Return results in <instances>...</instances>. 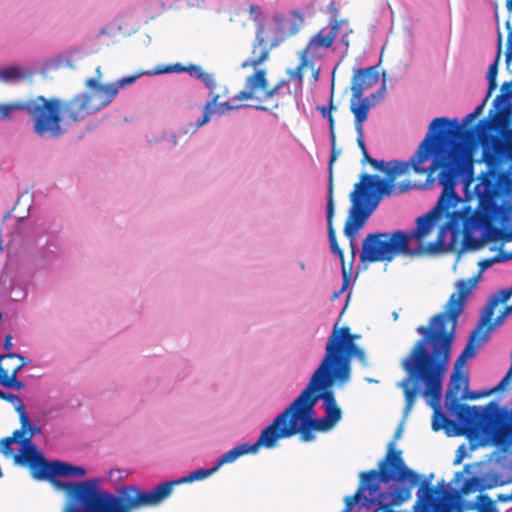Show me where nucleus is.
I'll return each instance as SVG.
<instances>
[{"mask_svg": "<svg viewBox=\"0 0 512 512\" xmlns=\"http://www.w3.org/2000/svg\"><path fill=\"white\" fill-rule=\"evenodd\" d=\"M483 132L477 130L457 129L454 131V140L443 153V156L433 157L431 164L426 168L428 176L437 169L439 183L443 186L442 193L435 207L416 220V227L407 232L408 246L412 239L420 243V254L423 240L429 235L437 218L441 215L447 217V222L441 228L437 241L427 245L428 252H435L443 244L442 234L447 229L453 235L462 232L463 245L467 250L476 251L482 248L489 240L512 241V206L509 202L497 203L498 198L512 192V178L507 174H497L496 167L504 159L512 157V146L495 138L490 147L485 149L484 161L487 170L481 173L479 182L474 188L478 199L475 210L471 208L456 193L455 187L459 176L466 173L467 150L469 146L477 143Z\"/></svg>", "mask_w": 512, "mask_h": 512, "instance_id": "nucleus-1", "label": "nucleus"}, {"mask_svg": "<svg viewBox=\"0 0 512 512\" xmlns=\"http://www.w3.org/2000/svg\"><path fill=\"white\" fill-rule=\"evenodd\" d=\"M478 280L479 276H473L456 282V292L450 296L446 312L434 315L428 326L417 327L416 331L422 338L415 343L402 363L409 376L399 384L405 396L404 413H410L419 393L415 386H411V381L422 382L425 386L423 396L429 398V405L434 410V431L454 425L440 410L443 380L449 368L458 317Z\"/></svg>", "mask_w": 512, "mask_h": 512, "instance_id": "nucleus-2", "label": "nucleus"}, {"mask_svg": "<svg viewBox=\"0 0 512 512\" xmlns=\"http://www.w3.org/2000/svg\"><path fill=\"white\" fill-rule=\"evenodd\" d=\"M448 124L449 121L446 117L433 119L425 138L407 162L393 160L385 163L370 157L368 151L362 152V162H367L374 169L384 172L386 177L380 179L376 175L362 174L360 181L354 185L350 194L351 206L343 230L352 247L359 231L377 208L383 196L402 194L416 187V184L410 180L396 184V179L407 174L410 167L416 174H425L427 170L422 165L432 156H443L450 146V141L454 140V131L457 130L448 131L445 129Z\"/></svg>", "mask_w": 512, "mask_h": 512, "instance_id": "nucleus-3", "label": "nucleus"}, {"mask_svg": "<svg viewBox=\"0 0 512 512\" xmlns=\"http://www.w3.org/2000/svg\"><path fill=\"white\" fill-rule=\"evenodd\" d=\"M198 469L179 480L164 482L151 490H141L134 485L122 486L118 494L102 490L99 479H88L80 482H55L67 494L64 512H132L144 507L160 504L166 499L176 484L204 480L217 471Z\"/></svg>", "mask_w": 512, "mask_h": 512, "instance_id": "nucleus-4", "label": "nucleus"}, {"mask_svg": "<svg viewBox=\"0 0 512 512\" xmlns=\"http://www.w3.org/2000/svg\"><path fill=\"white\" fill-rule=\"evenodd\" d=\"M339 381L334 372L317 368L307 387L275 418L284 439L300 434L304 442L315 439L314 431L331 430L342 417L331 386Z\"/></svg>", "mask_w": 512, "mask_h": 512, "instance_id": "nucleus-5", "label": "nucleus"}, {"mask_svg": "<svg viewBox=\"0 0 512 512\" xmlns=\"http://www.w3.org/2000/svg\"><path fill=\"white\" fill-rule=\"evenodd\" d=\"M462 386L467 389L468 377L459 372V378L453 379L446 393L445 406L454 414L459 423V435H466L469 439H489L497 445H506L512 442V410L500 409L493 401L485 408L468 406L460 402L458 394Z\"/></svg>", "mask_w": 512, "mask_h": 512, "instance_id": "nucleus-6", "label": "nucleus"}, {"mask_svg": "<svg viewBox=\"0 0 512 512\" xmlns=\"http://www.w3.org/2000/svg\"><path fill=\"white\" fill-rule=\"evenodd\" d=\"M475 118H477V116L473 112L469 113L463 119V126H459L457 124V120L452 122L446 118L449 121V124L445 126V129L448 131L454 129H470L483 132L479 141L469 146L467 150L466 172L471 168L469 152L478 145L481 144L483 147L481 160L484 163L485 149L492 145L495 138L507 142L509 147L512 146V81L504 82L502 84L500 94H498L493 100L492 108L489 110L487 118L480 120L474 127H468V123L473 121ZM495 169L497 174H507L512 178V175L510 174V170L512 169V157L504 159Z\"/></svg>", "mask_w": 512, "mask_h": 512, "instance_id": "nucleus-7", "label": "nucleus"}, {"mask_svg": "<svg viewBox=\"0 0 512 512\" xmlns=\"http://www.w3.org/2000/svg\"><path fill=\"white\" fill-rule=\"evenodd\" d=\"M40 99V115L33 127V132L40 138L58 139L66 131L63 122H79L93 114L82 93L69 100L42 95Z\"/></svg>", "mask_w": 512, "mask_h": 512, "instance_id": "nucleus-8", "label": "nucleus"}, {"mask_svg": "<svg viewBox=\"0 0 512 512\" xmlns=\"http://www.w3.org/2000/svg\"><path fill=\"white\" fill-rule=\"evenodd\" d=\"M360 337L359 334H352L348 326L338 328V323H335L326 343V354L319 368L334 372V376L338 377L340 382L348 381L352 357H356L359 362L367 365L365 351L355 343Z\"/></svg>", "mask_w": 512, "mask_h": 512, "instance_id": "nucleus-9", "label": "nucleus"}, {"mask_svg": "<svg viewBox=\"0 0 512 512\" xmlns=\"http://www.w3.org/2000/svg\"><path fill=\"white\" fill-rule=\"evenodd\" d=\"M421 251L412 250L408 246L407 232H376L368 234L360 252L362 262H391L399 255L416 256Z\"/></svg>", "mask_w": 512, "mask_h": 512, "instance_id": "nucleus-10", "label": "nucleus"}, {"mask_svg": "<svg viewBox=\"0 0 512 512\" xmlns=\"http://www.w3.org/2000/svg\"><path fill=\"white\" fill-rule=\"evenodd\" d=\"M280 439H284L281 431L279 429L276 420L274 419L271 424H269L258 437L257 441L250 445L248 443H244L236 446L235 448L229 450L224 453L217 461L216 467L219 469L221 466L227 463H232L237 460L240 456L249 453H256L261 447L271 449L277 446V443Z\"/></svg>", "mask_w": 512, "mask_h": 512, "instance_id": "nucleus-11", "label": "nucleus"}, {"mask_svg": "<svg viewBox=\"0 0 512 512\" xmlns=\"http://www.w3.org/2000/svg\"><path fill=\"white\" fill-rule=\"evenodd\" d=\"M23 457L24 456H19L20 459H23ZM25 457L27 458L26 460L33 461V466L37 464L40 466L33 475V477L38 480H52L55 476L82 477L86 474V470L83 467L73 466L61 461L47 462L41 452L35 451L32 448H30V451H28Z\"/></svg>", "mask_w": 512, "mask_h": 512, "instance_id": "nucleus-12", "label": "nucleus"}, {"mask_svg": "<svg viewBox=\"0 0 512 512\" xmlns=\"http://www.w3.org/2000/svg\"><path fill=\"white\" fill-rule=\"evenodd\" d=\"M326 214H327L326 218H327L328 239H329V243H330V248H331L332 253L337 255L341 260V272H342V277H343V286H342L341 290L338 292H335L332 296V300H335L340 296V294H342L346 290V288L348 286L350 274L352 271L353 262H354V258H355V246L352 247L350 245L351 261H350L349 265L347 266L345 263L343 250L340 248V246L337 242L335 228L333 225V219H334V214H335L334 202L330 201V203H327ZM355 242H356V240L354 241V245H356Z\"/></svg>", "mask_w": 512, "mask_h": 512, "instance_id": "nucleus-13", "label": "nucleus"}, {"mask_svg": "<svg viewBox=\"0 0 512 512\" xmlns=\"http://www.w3.org/2000/svg\"><path fill=\"white\" fill-rule=\"evenodd\" d=\"M25 365V358L19 354H1L0 385L8 389H22L24 387V383L22 381L17 380V374Z\"/></svg>", "mask_w": 512, "mask_h": 512, "instance_id": "nucleus-14", "label": "nucleus"}, {"mask_svg": "<svg viewBox=\"0 0 512 512\" xmlns=\"http://www.w3.org/2000/svg\"><path fill=\"white\" fill-rule=\"evenodd\" d=\"M283 38L275 34H256L252 44L251 55L242 62V68H256L268 60L272 49L276 48Z\"/></svg>", "mask_w": 512, "mask_h": 512, "instance_id": "nucleus-15", "label": "nucleus"}, {"mask_svg": "<svg viewBox=\"0 0 512 512\" xmlns=\"http://www.w3.org/2000/svg\"><path fill=\"white\" fill-rule=\"evenodd\" d=\"M323 118H326L329 123L330 141H331V155L328 163V189H327V203L334 202V163L338 156L341 154V149L336 147V134H335V119L331 113V108L327 106L318 107Z\"/></svg>", "mask_w": 512, "mask_h": 512, "instance_id": "nucleus-16", "label": "nucleus"}, {"mask_svg": "<svg viewBox=\"0 0 512 512\" xmlns=\"http://www.w3.org/2000/svg\"><path fill=\"white\" fill-rule=\"evenodd\" d=\"M40 95L25 100L10 103H0V120L10 119L12 112L25 111L33 120V127L40 115Z\"/></svg>", "mask_w": 512, "mask_h": 512, "instance_id": "nucleus-17", "label": "nucleus"}, {"mask_svg": "<svg viewBox=\"0 0 512 512\" xmlns=\"http://www.w3.org/2000/svg\"><path fill=\"white\" fill-rule=\"evenodd\" d=\"M424 497L433 512H450L453 507L454 497L443 486L427 487Z\"/></svg>", "mask_w": 512, "mask_h": 512, "instance_id": "nucleus-18", "label": "nucleus"}, {"mask_svg": "<svg viewBox=\"0 0 512 512\" xmlns=\"http://www.w3.org/2000/svg\"><path fill=\"white\" fill-rule=\"evenodd\" d=\"M16 411L19 415L21 428L15 430L11 436L5 437L0 440V453H2L6 457L11 456L13 453V450L11 449V445L13 443H15L17 440H20V443H21L23 438L27 437L26 436L27 429H29V417L26 413L24 405L22 403H19L16 406Z\"/></svg>", "mask_w": 512, "mask_h": 512, "instance_id": "nucleus-19", "label": "nucleus"}, {"mask_svg": "<svg viewBox=\"0 0 512 512\" xmlns=\"http://www.w3.org/2000/svg\"><path fill=\"white\" fill-rule=\"evenodd\" d=\"M379 80L378 70L375 66L361 68L354 72L351 92L354 97H362L366 89L374 86Z\"/></svg>", "mask_w": 512, "mask_h": 512, "instance_id": "nucleus-20", "label": "nucleus"}, {"mask_svg": "<svg viewBox=\"0 0 512 512\" xmlns=\"http://www.w3.org/2000/svg\"><path fill=\"white\" fill-rule=\"evenodd\" d=\"M84 98L87 100L88 105L90 106V111L95 113L102 108L109 105L113 99L117 95L116 87L111 85L110 83L105 84L102 88L96 91H90L87 93H82Z\"/></svg>", "mask_w": 512, "mask_h": 512, "instance_id": "nucleus-21", "label": "nucleus"}, {"mask_svg": "<svg viewBox=\"0 0 512 512\" xmlns=\"http://www.w3.org/2000/svg\"><path fill=\"white\" fill-rule=\"evenodd\" d=\"M267 72L266 70L260 69L256 70L253 74L247 77L245 82V89L238 92L234 98L239 101L249 100V99H260L256 96V92L258 89H261L263 92L267 86Z\"/></svg>", "mask_w": 512, "mask_h": 512, "instance_id": "nucleus-22", "label": "nucleus"}, {"mask_svg": "<svg viewBox=\"0 0 512 512\" xmlns=\"http://www.w3.org/2000/svg\"><path fill=\"white\" fill-rule=\"evenodd\" d=\"M492 330L493 324L482 325V321H479L477 327L471 333L468 343L462 351V354L466 359L471 358L476 354L477 349L488 340L489 333Z\"/></svg>", "mask_w": 512, "mask_h": 512, "instance_id": "nucleus-23", "label": "nucleus"}, {"mask_svg": "<svg viewBox=\"0 0 512 512\" xmlns=\"http://www.w3.org/2000/svg\"><path fill=\"white\" fill-rule=\"evenodd\" d=\"M273 22L279 32H298L304 23V16L300 11L294 10L289 16L275 14Z\"/></svg>", "mask_w": 512, "mask_h": 512, "instance_id": "nucleus-24", "label": "nucleus"}, {"mask_svg": "<svg viewBox=\"0 0 512 512\" xmlns=\"http://www.w3.org/2000/svg\"><path fill=\"white\" fill-rule=\"evenodd\" d=\"M40 432H41L40 428L33 427L29 423V429H27L28 436L26 438H23V440L21 442L22 449H21L20 453H18V454H16L14 456L15 464H19V465H22V466H28L29 469L31 470L32 476L35 474L37 469L40 468V466H38V464L33 466L32 465V462H33L32 460L28 461V460H26L27 459L26 457H23V459H20L19 456H26L28 454V451H30V448L34 449L35 451H38L36 446L31 441V438L35 434H39Z\"/></svg>", "mask_w": 512, "mask_h": 512, "instance_id": "nucleus-25", "label": "nucleus"}, {"mask_svg": "<svg viewBox=\"0 0 512 512\" xmlns=\"http://www.w3.org/2000/svg\"><path fill=\"white\" fill-rule=\"evenodd\" d=\"M372 97L374 95H371V97H354V93H352L351 99H350V110L352 114L354 115V124L363 125L364 122L368 118V114L370 109L373 107L374 103L372 101Z\"/></svg>", "mask_w": 512, "mask_h": 512, "instance_id": "nucleus-26", "label": "nucleus"}, {"mask_svg": "<svg viewBox=\"0 0 512 512\" xmlns=\"http://www.w3.org/2000/svg\"><path fill=\"white\" fill-rule=\"evenodd\" d=\"M512 296V287L509 289L500 290L496 295L489 298L480 321H482V325H490L492 324V319L495 313V308L499 303H505Z\"/></svg>", "mask_w": 512, "mask_h": 512, "instance_id": "nucleus-27", "label": "nucleus"}, {"mask_svg": "<svg viewBox=\"0 0 512 512\" xmlns=\"http://www.w3.org/2000/svg\"><path fill=\"white\" fill-rule=\"evenodd\" d=\"M205 86L210 90L211 99L206 103L204 107V114L201 120L197 121V126L201 127L206 124L210 120V115L213 112L212 107L217 105L218 99L220 98L219 94L213 92L216 88V82L213 76L207 72H205L201 78H199Z\"/></svg>", "mask_w": 512, "mask_h": 512, "instance_id": "nucleus-28", "label": "nucleus"}, {"mask_svg": "<svg viewBox=\"0 0 512 512\" xmlns=\"http://www.w3.org/2000/svg\"><path fill=\"white\" fill-rule=\"evenodd\" d=\"M498 42L499 45L502 42V34H498ZM500 53L501 48H498L497 56L494 60V62L489 66L488 72H487V80H488V96H491L492 93L497 88V74H498V65H499V59H500Z\"/></svg>", "mask_w": 512, "mask_h": 512, "instance_id": "nucleus-29", "label": "nucleus"}, {"mask_svg": "<svg viewBox=\"0 0 512 512\" xmlns=\"http://www.w3.org/2000/svg\"><path fill=\"white\" fill-rule=\"evenodd\" d=\"M327 11L331 15L329 20L331 32H337L340 29H348V21L338 18L339 9L334 1L329 2Z\"/></svg>", "mask_w": 512, "mask_h": 512, "instance_id": "nucleus-30", "label": "nucleus"}, {"mask_svg": "<svg viewBox=\"0 0 512 512\" xmlns=\"http://www.w3.org/2000/svg\"><path fill=\"white\" fill-rule=\"evenodd\" d=\"M335 39V34H315L304 51L315 50L319 47L329 48Z\"/></svg>", "mask_w": 512, "mask_h": 512, "instance_id": "nucleus-31", "label": "nucleus"}, {"mask_svg": "<svg viewBox=\"0 0 512 512\" xmlns=\"http://www.w3.org/2000/svg\"><path fill=\"white\" fill-rule=\"evenodd\" d=\"M301 61L300 64L295 69H289L287 74L290 76V79L298 81L300 84L304 79L303 69L307 66L313 67L312 63L307 60L306 51H302L301 53Z\"/></svg>", "mask_w": 512, "mask_h": 512, "instance_id": "nucleus-32", "label": "nucleus"}, {"mask_svg": "<svg viewBox=\"0 0 512 512\" xmlns=\"http://www.w3.org/2000/svg\"><path fill=\"white\" fill-rule=\"evenodd\" d=\"M23 74L18 66L0 68V82L10 83L21 79Z\"/></svg>", "mask_w": 512, "mask_h": 512, "instance_id": "nucleus-33", "label": "nucleus"}, {"mask_svg": "<svg viewBox=\"0 0 512 512\" xmlns=\"http://www.w3.org/2000/svg\"><path fill=\"white\" fill-rule=\"evenodd\" d=\"M250 16L255 22V29L257 32H263L264 30V16L258 6L251 5L249 8Z\"/></svg>", "mask_w": 512, "mask_h": 512, "instance_id": "nucleus-34", "label": "nucleus"}, {"mask_svg": "<svg viewBox=\"0 0 512 512\" xmlns=\"http://www.w3.org/2000/svg\"><path fill=\"white\" fill-rule=\"evenodd\" d=\"M287 82L285 80L280 81L277 85H275L273 88H268V85L266 86L264 90L263 96L260 98L261 100H267L275 96L279 93V90L286 85Z\"/></svg>", "mask_w": 512, "mask_h": 512, "instance_id": "nucleus-35", "label": "nucleus"}, {"mask_svg": "<svg viewBox=\"0 0 512 512\" xmlns=\"http://www.w3.org/2000/svg\"><path fill=\"white\" fill-rule=\"evenodd\" d=\"M137 77H138L137 75L127 76V77L121 78V79L117 80L116 82H113L110 84L113 85L114 87H116V90L118 93L119 89L124 88L125 86L134 83L135 80L137 79Z\"/></svg>", "mask_w": 512, "mask_h": 512, "instance_id": "nucleus-36", "label": "nucleus"}, {"mask_svg": "<svg viewBox=\"0 0 512 512\" xmlns=\"http://www.w3.org/2000/svg\"><path fill=\"white\" fill-rule=\"evenodd\" d=\"M354 126H355V131L357 133V145L360 148L361 153L365 152V151H367V149H366V145L364 143V129H363V125L359 126L358 124H354Z\"/></svg>", "mask_w": 512, "mask_h": 512, "instance_id": "nucleus-37", "label": "nucleus"}, {"mask_svg": "<svg viewBox=\"0 0 512 512\" xmlns=\"http://www.w3.org/2000/svg\"><path fill=\"white\" fill-rule=\"evenodd\" d=\"M466 361V357L461 353L456 362H455V365H454V370H453V379L454 380H457L459 378V372H461V368L462 366L464 365Z\"/></svg>", "mask_w": 512, "mask_h": 512, "instance_id": "nucleus-38", "label": "nucleus"}, {"mask_svg": "<svg viewBox=\"0 0 512 512\" xmlns=\"http://www.w3.org/2000/svg\"><path fill=\"white\" fill-rule=\"evenodd\" d=\"M187 71V67L177 63L174 65H168L163 69L158 70V73H172V72H184Z\"/></svg>", "mask_w": 512, "mask_h": 512, "instance_id": "nucleus-39", "label": "nucleus"}, {"mask_svg": "<svg viewBox=\"0 0 512 512\" xmlns=\"http://www.w3.org/2000/svg\"><path fill=\"white\" fill-rule=\"evenodd\" d=\"M506 8L508 11V17L505 20L504 24L507 29V32H512V0L506 1Z\"/></svg>", "mask_w": 512, "mask_h": 512, "instance_id": "nucleus-40", "label": "nucleus"}, {"mask_svg": "<svg viewBox=\"0 0 512 512\" xmlns=\"http://www.w3.org/2000/svg\"><path fill=\"white\" fill-rule=\"evenodd\" d=\"M187 72L190 74V76L195 77L197 79L201 78L202 75L205 73V71H203V69L197 65L188 66Z\"/></svg>", "mask_w": 512, "mask_h": 512, "instance_id": "nucleus-41", "label": "nucleus"}, {"mask_svg": "<svg viewBox=\"0 0 512 512\" xmlns=\"http://www.w3.org/2000/svg\"><path fill=\"white\" fill-rule=\"evenodd\" d=\"M105 84H101L96 78H89L85 81V86L91 91H96L102 88Z\"/></svg>", "mask_w": 512, "mask_h": 512, "instance_id": "nucleus-42", "label": "nucleus"}, {"mask_svg": "<svg viewBox=\"0 0 512 512\" xmlns=\"http://www.w3.org/2000/svg\"><path fill=\"white\" fill-rule=\"evenodd\" d=\"M0 399L6 400V401L12 402V403H14V402H18V404L21 403L20 399L17 395L11 394V393H6V392L2 391L1 389H0Z\"/></svg>", "mask_w": 512, "mask_h": 512, "instance_id": "nucleus-43", "label": "nucleus"}, {"mask_svg": "<svg viewBox=\"0 0 512 512\" xmlns=\"http://www.w3.org/2000/svg\"><path fill=\"white\" fill-rule=\"evenodd\" d=\"M511 313H512V305H510V306H506V307H505V309H504V311L501 313V315H499V316L496 318L495 323H492V324H493V327H494L495 325H499V324H501V323H502V321L504 320V318H505L506 316H508L509 314H511Z\"/></svg>", "mask_w": 512, "mask_h": 512, "instance_id": "nucleus-44", "label": "nucleus"}, {"mask_svg": "<svg viewBox=\"0 0 512 512\" xmlns=\"http://www.w3.org/2000/svg\"><path fill=\"white\" fill-rule=\"evenodd\" d=\"M491 96H488V92L486 93L483 101L475 108V110L473 111V113L478 117L479 115H481L483 113V110L489 100Z\"/></svg>", "mask_w": 512, "mask_h": 512, "instance_id": "nucleus-45", "label": "nucleus"}, {"mask_svg": "<svg viewBox=\"0 0 512 512\" xmlns=\"http://www.w3.org/2000/svg\"><path fill=\"white\" fill-rule=\"evenodd\" d=\"M233 106L228 102V101H225V102H220L218 104V111L219 113H225L226 111L232 109Z\"/></svg>", "mask_w": 512, "mask_h": 512, "instance_id": "nucleus-46", "label": "nucleus"}, {"mask_svg": "<svg viewBox=\"0 0 512 512\" xmlns=\"http://www.w3.org/2000/svg\"><path fill=\"white\" fill-rule=\"evenodd\" d=\"M494 261H495L494 258H487V259H483L478 264L481 267V269L484 270V269L490 267L494 263Z\"/></svg>", "mask_w": 512, "mask_h": 512, "instance_id": "nucleus-47", "label": "nucleus"}, {"mask_svg": "<svg viewBox=\"0 0 512 512\" xmlns=\"http://www.w3.org/2000/svg\"><path fill=\"white\" fill-rule=\"evenodd\" d=\"M511 42H512V34H508V51H507V54H506V58H507V61H512V47H511Z\"/></svg>", "mask_w": 512, "mask_h": 512, "instance_id": "nucleus-48", "label": "nucleus"}, {"mask_svg": "<svg viewBox=\"0 0 512 512\" xmlns=\"http://www.w3.org/2000/svg\"><path fill=\"white\" fill-rule=\"evenodd\" d=\"M3 348L5 350H10L12 348V335L8 334L5 337Z\"/></svg>", "mask_w": 512, "mask_h": 512, "instance_id": "nucleus-49", "label": "nucleus"}, {"mask_svg": "<svg viewBox=\"0 0 512 512\" xmlns=\"http://www.w3.org/2000/svg\"><path fill=\"white\" fill-rule=\"evenodd\" d=\"M332 91H334V88L332 87ZM333 93L334 92H331V96H330V100H329V105L327 106V108H331V112L333 110H336V106L334 105L333 103V100H334V97H333Z\"/></svg>", "mask_w": 512, "mask_h": 512, "instance_id": "nucleus-50", "label": "nucleus"}, {"mask_svg": "<svg viewBox=\"0 0 512 512\" xmlns=\"http://www.w3.org/2000/svg\"><path fill=\"white\" fill-rule=\"evenodd\" d=\"M400 435H401V430H400V429H398V430L396 431V433H395V436H394V437H395V439L399 438V437H400Z\"/></svg>", "mask_w": 512, "mask_h": 512, "instance_id": "nucleus-51", "label": "nucleus"}, {"mask_svg": "<svg viewBox=\"0 0 512 512\" xmlns=\"http://www.w3.org/2000/svg\"><path fill=\"white\" fill-rule=\"evenodd\" d=\"M495 19H496L497 25H499V16H498L497 11L495 12Z\"/></svg>", "mask_w": 512, "mask_h": 512, "instance_id": "nucleus-52", "label": "nucleus"}, {"mask_svg": "<svg viewBox=\"0 0 512 512\" xmlns=\"http://www.w3.org/2000/svg\"><path fill=\"white\" fill-rule=\"evenodd\" d=\"M345 36L346 35L344 34L343 37H342V42H344L346 45H348V41L345 40Z\"/></svg>", "mask_w": 512, "mask_h": 512, "instance_id": "nucleus-53", "label": "nucleus"}, {"mask_svg": "<svg viewBox=\"0 0 512 512\" xmlns=\"http://www.w3.org/2000/svg\"><path fill=\"white\" fill-rule=\"evenodd\" d=\"M256 108H257L258 110H266V108H265V107H263V106H257Z\"/></svg>", "mask_w": 512, "mask_h": 512, "instance_id": "nucleus-54", "label": "nucleus"}, {"mask_svg": "<svg viewBox=\"0 0 512 512\" xmlns=\"http://www.w3.org/2000/svg\"><path fill=\"white\" fill-rule=\"evenodd\" d=\"M301 269L304 270L305 269V265L304 264H301Z\"/></svg>", "mask_w": 512, "mask_h": 512, "instance_id": "nucleus-55", "label": "nucleus"}, {"mask_svg": "<svg viewBox=\"0 0 512 512\" xmlns=\"http://www.w3.org/2000/svg\"><path fill=\"white\" fill-rule=\"evenodd\" d=\"M315 79L316 80L318 79V73L317 72L315 73Z\"/></svg>", "mask_w": 512, "mask_h": 512, "instance_id": "nucleus-56", "label": "nucleus"}]
</instances>
